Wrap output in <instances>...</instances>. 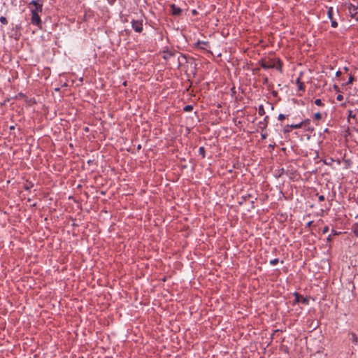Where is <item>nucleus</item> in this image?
Wrapping results in <instances>:
<instances>
[{
  "mask_svg": "<svg viewBox=\"0 0 358 358\" xmlns=\"http://www.w3.org/2000/svg\"><path fill=\"white\" fill-rule=\"evenodd\" d=\"M357 131H358V129H357Z\"/></svg>",
  "mask_w": 358,
  "mask_h": 358,
  "instance_id": "42",
  "label": "nucleus"
},
{
  "mask_svg": "<svg viewBox=\"0 0 358 358\" xmlns=\"http://www.w3.org/2000/svg\"><path fill=\"white\" fill-rule=\"evenodd\" d=\"M336 99L338 101H341L343 99V96L342 94H338L336 96Z\"/></svg>",
  "mask_w": 358,
  "mask_h": 358,
  "instance_id": "28",
  "label": "nucleus"
},
{
  "mask_svg": "<svg viewBox=\"0 0 358 358\" xmlns=\"http://www.w3.org/2000/svg\"><path fill=\"white\" fill-rule=\"evenodd\" d=\"M328 231H329V227L328 226H325L323 228V229H322V233L323 234H327Z\"/></svg>",
  "mask_w": 358,
  "mask_h": 358,
  "instance_id": "29",
  "label": "nucleus"
},
{
  "mask_svg": "<svg viewBox=\"0 0 358 358\" xmlns=\"http://www.w3.org/2000/svg\"><path fill=\"white\" fill-rule=\"evenodd\" d=\"M268 116H266L263 120L260 121L259 123H258V127L262 130H264L266 127H267V125H268Z\"/></svg>",
  "mask_w": 358,
  "mask_h": 358,
  "instance_id": "10",
  "label": "nucleus"
},
{
  "mask_svg": "<svg viewBox=\"0 0 358 358\" xmlns=\"http://www.w3.org/2000/svg\"><path fill=\"white\" fill-rule=\"evenodd\" d=\"M312 224H313V221H310V222H308L306 224V228H308H308H309V227H311V225H312Z\"/></svg>",
  "mask_w": 358,
  "mask_h": 358,
  "instance_id": "32",
  "label": "nucleus"
},
{
  "mask_svg": "<svg viewBox=\"0 0 358 358\" xmlns=\"http://www.w3.org/2000/svg\"><path fill=\"white\" fill-rule=\"evenodd\" d=\"M341 75V72L340 71H336V77H340Z\"/></svg>",
  "mask_w": 358,
  "mask_h": 358,
  "instance_id": "33",
  "label": "nucleus"
},
{
  "mask_svg": "<svg viewBox=\"0 0 358 358\" xmlns=\"http://www.w3.org/2000/svg\"><path fill=\"white\" fill-rule=\"evenodd\" d=\"M279 262V259L278 258H275V259H271L270 261V264L272 265V266H275Z\"/></svg>",
  "mask_w": 358,
  "mask_h": 358,
  "instance_id": "25",
  "label": "nucleus"
},
{
  "mask_svg": "<svg viewBox=\"0 0 358 358\" xmlns=\"http://www.w3.org/2000/svg\"><path fill=\"white\" fill-rule=\"evenodd\" d=\"M193 14H194V15H196V10H193Z\"/></svg>",
  "mask_w": 358,
  "mask_h": 358,
  "instance_id": "40",
  "label": "nucleus"
},
{
  "mask_svg": "<svg viewBox=\"0 0 358 358\" xmlns=\"http://www.w3.org/2000/svg\"><path fill=\"white\" fill-rule=\"evenodd\" d=\"M296 84L298 86L299 90L303 91V92L305 91V85H304V83L303 82L301 81V77L300 76L296 80Z\"/></svg>",
  "mask_w": 358,
  "mask_h": 358,
  "instance_id": "11",
  "label": "nucleus"
},
{
  "mask_svg": "<svg viewBox=\"0 0 358 358\" xmlns=\"http://www.w3.org/2000/svg\"><path fill=\"white\" fill-rule=\"evenodd\" d=\"M299 124H301V128L302 127H307L308 125L310 124V120L309 119H306L305 120L299 122Z\"/></svg>",
  "mask_w": 358,
  "mask_h": 358,
  "instance_id": "18",
  "label": "nucleus"
},
{
  "mask_svg": "<svg viewBox=\"0 0 358 358\" xmlns=\"http://www.w3.org/2000/svg\"><path fill=\"white\" fill-rule=\"evenodd\" d=\"M180 57L182 58L184 60H186L185 56L184 55H182V54H180V57H178V59H177V66H178V68H179L181 66V64H182V62L180 61Z\"/></svg>",
  "mask_w": 358,
  "mask_h": 358,
  "instance_id": "16",
  "label": "nucleus"
},
{
  "mask_svg": "<svg viewBox=\"0 0 358 358\" xmlns=\"http://www.w3.org/2000/svg\"><path fill=\"white\" fill-rule=\"evenodd\" d=\"M327 17L331 20V25L334 28H336L338 27V23L336 20L334 18V8L332 7H329L327 10Z\"/></svg>",
  "mask_w": 358,
  "mask_h": 358,
  "instance_id": "5",
  "label": "nucleus"
},
{
  "mask_svg": "<svg viewBox=\"0 0 358 358\" xmlns=\"http://www.w3.org/2000/svg\"><path fill=\"white\" fill-rule=\"evenodd\" d=\"M41 0H32L30 3H29V5H33L34 6V8H31V13H37L38 14L39 13H41L42 10H43V3H38V1H41Z\"/></svg>",
  "mask_w": 358,
  "mask_h": 358,
  "instance_id": "2",
  "label": "nucleus"
},
{
  "mask_svg": "<svg viewBox=\"0 0 358 358\" xmlns=\"http://www.w3.org/2000/svg\"><path fill=\"white\" fill-rule=\"evenodd\" d=\"M357 8L352 4H350L349 6V12L350 13L352 17H354L357 14Z\"/></svg>",
  "mask_w": 358,
  "mask_h": 358,
  "instance_id": "13",
  "label": "nucleus"
},
{
  "mask_svg": "<svg viewBox=\"0 0 358 358\" xmlns=\"http://www.w3.org/2000/svg\"><path fill=\"white\" fill-rule=\"evenodd\" d=\"M352 231H353V233L355 234V235L357 237H358V224H357V223L354 224L352 225Z\"/></svg>",
  "mask_w": 358,
  "mask_h": 358,
  "instance_id": "17",
  "label": "nucleus"
},
{
  "mask_svg": "<svg viewBox=\"0 0 358 358\" xmlns=\"http://www.w3.org/2000/svg\"><path fill=\"white\" fill-rule=\"evenodd\" d=\"M286 118V116L284 115V114H279L278 117V120H283Z\"/></svg>",
  "mask_w": 358,
  "mask_h": 358,
  "instance_id": "27",
  "label": "nucleus"
},
{
  "mask_svg": "<svg viewBox=\"0 0 358 358\" xmlns=\"http://www.w3.org/2000/svg\"><path fill=\"white\" fill-rule=\"evenodd\" d=\"M350 335H351V341H352V343L355 345H358V336L356 335V334L354 332H352L350 334Z\"/></svg>",
  "mask_w": 358,
  "mask_h": 358,
  "instance_id": "14",
  "label": "nucleus"
},
{
  "mask_svg": "<svg viewBox=\"0 0 358 358\" xmlns=\"http://www.w3.org/2000/svg\"><path fill=\"white\" fill-rule=\"evenodd\" d=\"M332 236V235H331V234H330V235H329V236L327 237V241H331L332 240V236Z\"/></svg>",
  "mask_w": 358,
  "mask_h": 358,
  "instance_id": "35",
  "label": "nucleus"
},
{
  "mask_svg": "<svg viewBox=\"0 0 358 358\" xmlns=\"http://www.w3.org/2000/svg\"><path fill=\"white\" fill-rule=\"evenodd\" d=\"M193 109V107L191 105H187L184 107L183 110L186 112H190Z\"/></svg>",
  "mask_w": 358,
  "mask_h": 358,
  "instance_id": "23",
  "label": "nucleus"
},
{
  "mask_svg": "<svg viewBox=\"0 0 358 358\" xmlns=\"http://www.w3.org/2000/svg\"><path fill=\"white\" fill-rule=\"evenodd\" d=\"M301 128V124H287L286 125L283 131L284 133H289L291 131L292 129H299Z\"/></svg>",
  "mask_w": 358,
  "mask_h": 358,
  "instance_id": "9",
  "label": "nucleus"
},
{
  "mask_svg": "<svg viewBox=\"0 0 358 358\" xmlns=\"http://www.w3.org/2000/svg\"><path fill=\"white\" fill-rule=\"evenodd\" d=\"M355 78L352 76H350L348 81L346 83V85H350L353 83Z\"/></svg>",
  "mask_w": 358,
  "mask_h": 358,
  "instance_id": "26",
  "label": "nucleus"
},
{
  "mask_svg": "<svg viewBox=\"0 0 358 358\" xmlns=\"http://www.w3.org/2000/svg\"><path fill=\"white\" fill-rule=\"evenodd\" d=\"M31 22L32 24L41 27V20L38 14L34 13H31Z\"/></svg>",
  "mask_w": 358,
  "mask_h": 358,
  "instance_id": "8",
  "label": "nucleus"
},
{
  "mask_svg": "<svg viewBox=\"0 0 358 358\" xmlns=\"http://www.w3.org/2000/svg\"><path fill=\"white\" fill-rule=\"evenodd\" d=\"M199 153L200 155L202 156L203 158L205 157L206 150L203 147H200L199 149Z\"/></svg>",
  "mask_w": 358,
  "mask_h": 358,
  "instance_id": "19",
  "label": "nucleus"
},
{
  "mask_svg": "<svg viewBox=\"0 0 358 358\" xmlns=\"http://www.w3.org/2000/svg\"><path fill=\"white\" fill-rule=\"evenodd\" d=\"M131 27L133 29L138 33H141L143 31V21L142 20H133L131 21Z\"/></svg>",
  "mask_w": 358,
  "mask_h": 358,
  "instance_id": "4",
  "label": "nucleus"
},
{
  "mask_svg": "<svg viewBox=\"0 0 358 358\" xmlns=\"http://www.w3.org/2000/svg\"><path fill=\"white\" fill-rule=\"evenodd\" d=\"M258 113L260 116L265 115V110L263 105H259L258 107Z\"/></svg>",
  "mask_w": 358,
  "mask_h": 358,
  "instance_id": "15",
  "label": "nucleus"
},
{
  "mask_svg": "<svg viewBox=\"0 0 358 358\" xmlns=\"http://www.w3.org/2000/svg\"><path fill=\"white\" fill-rule=\"evenodd\" d=\"M267 136V134H262V139H265Z\"/></svg>",
  "mask_w": 358,
  "mask_h": 358,
  "instance_id": "34",
  "label": "nucleus"
},
{
  "mask_svg": "<svg viewBox=\"0 0 358 358\" xmlns=\"http://www.w3.org/2000/svg\"><path fill=\"white\" fill-rule=\"evenodd\" d=\"M25 189H29V186H27V187H25Z\"/></svg>",
  "mask_w": 358,
  "mask_h": 358,
  "instance_id": "41",
  "label": "nucleus"
},
{
  "mask_svg": "<svg viewBox=\"0 0 358 358\" xmlns=\"http://www.w3.org/2000/svg\"><path fill=\"white\" fill-rule=\"evenodd\" d=\"M170 12L173 16H180L182 14V10L176 4L172 3L170 5Z\"/></svg>",
  "mask_w": 358,
  "mask_h": 358,
  "instance_id": "7",
  "label": "nucleus"
},
{
  "mask_svg": "<svg viewBox=\"0 0 358 358\" xmlns=\"http://www.w3.org/2000/svg\"><path fill=\"white\" fill-rule=\"evenodd\" d=\"M340 234V232H337L336 231L332 229L331 230V235H334V236H336V235H338Z\"/></svg>",
  "mask_w": 358,
  "mask_h": 358,
  "instance_id": "31",
  "label": "nucleus"
},
{
  "mask_svg": "<svg viewBox=\"0 0 358 358\" xmlns=\"http://www.w3.org/2000/svg\"><path fill=\"white\" fill-rule=\"evenodd\" d=\"M0 22H1V23H2L4 25L8 24V20H7L6 17H5L3 16L0 17Z\"/></svg>",
  "mask_w": 358,
  "mask_h": 358,
  "instance_id": "24",
  "label": "nucleus"
},
{
  "mask_svg": "<svg viewBox=\"0 0 358 358\" xmlns=\"http://www.w3.org/2000/svg\"><path fill=\"white\" fill-rule=\"evenodd\" d=\"M344 70H345V71H348V68L345 66V67H344Z\"/></svg>",
  "mask_w": 358,
  "mask_h": 358,
  "instance_id": "39",
  "label": "nucleus"
},
{
  "mask_svg": "<svg viewBox=\"0 0 358 358\" xmlns=\"http://www.w3.org/2000/svg\"><path fill=\"white\" fill-rule=\"evenodd\" d=\"M260 66L264 69H276L277 70L282 72V64L280 59L275 61V59H261L259 61Z\"/></svg>",
  "mask_w": 358,
  "mask_h": 358,
  "instance_id": "1",
  "label": "nucleus"
},
{
  "mask_svg": "<svg viewBox=\"0 0 358 358\" xmlns=\"http://www.w3.org/2000/svg\"><path fill=\"white\" fill-rule=\"evenodd\" d=\"M141 148V145H138V147H137V149L138 150H140Z\"/></svg>",
  "mask_w": 358,
  "mask_h": 358,
  "instance_id": "37",
  "label": "nucleus"
},
{
  "mask_svg": "<svg viewBox=\"0 0 358 358\" xmlns=\"http://www.w3.org/2000/svg\"><path fill=\"white\" fill-rule=\"evenodd\" d=\"M318 199H319V201H324L325 197H324V195H320V196H318Z\"/></svg>",
  "mask_w": 358,
  "mask_h": 358,
  "instance_id": "30",
  "label": "nucleus"
},
{
  "mask_svg": "<svg viewBox=\"0 0 358 358\" xmlns=\"http://www.w3.org/2000/svg\"><path fill=\"white\" fill-rule=\"evenodd\" d=\"M314 103H315V105H317L318 106H324V103L322 102L321 99H315Z\"/></svg>",
  "mask_w": 358,
  "mask_h": 358,
  "instance_id": "22",
  "label": "nucleus"
},
{
  "mask_svg": "<svg viewBox=\"0 0 358 358\" xmlns=\"http://www.w3.org/2000/svg\"><path fill=\"white\" fill-rule=\"evenodd\" d=\"M114 1H115V0H108V1L109 3H113Z\"/></svg>",
  "mask_w": 358,
  "mask_h": 358,
  "instance_id": "38",
  "label": "nucleus"
},
{
  "mask_svg": "<svg viewBox=\"0 0 358 358\" xmlns=\"http://www.w3.org/2000/svg\"><path fill=\"white\" fill-rule=\"evenodd\" d=\"M177 52L173 50H167L163 52V58L166 60H169L175 58Z\"/></svg>",
  "mask_w": 358,
  "mask_h": 358,
  "instance_id": "6",
  "label": "nucleus"
},
{
  "mask_svg": "<svg viewBox=\"0 0 358 358\" xmlns=\"http://www.w3.org/2000/svg\"><path fill=\"white\" fill-rule=\"evenodd\" d=\"M207 42L205 41H198L197 42V46L199 47L201 49H204V45H207Z\"/></svg>",
  "mask_w": 358,
  "mask_h": 358,
  "instance_id": "20",
  "label": "nucleus"
},
{
  "mask_svg": "<svg viewBox=\"0 0 358 358\" xmlns=\"http://www.w3.org/2000/svg\"><path fill=\"white\" fill-rule=\"evenodd\" d=\"M322 118V114L318 112L314 114L313 119L315 120H320Z\"/></svg>",
  "mask_w": 358,
  "mask_h": 358,
  "instance_id": "21",
  "label": "nucleus"
},
{
  "mask_svg": "<svg viewBox=\"0 0 358 358\" xmlns=\"http://www.w3.org/2000/svg\"><path fill=\"white\" fill-rule=\"evenodd\" d=\"M348 117H347V120L349 123H350V118H352L354 120H355V121H357V117H356V115L353 113V111L352 110H349L348 111Z\"/></svg>",
  "mask_w": 358,
  "mask_h": 358,
  "instance_id": "12",
  "label": "nucleus"
},
{
  "mask_svg": "<svg viewBox=\"0 0 358 358\" xmlns=\"http://www.w3.org/2000/svg\"><path fill=\"white\" fill-rule=\"evenodd\" d=\"M9 129H10V130H13V129H15V126H13V125L10 126V127H9Z\"/></svg>",
  "mask_w": 358,
  "mask_h": 358,
  "instance_id": "36",
  "label": "nucleus"
},
{
  "mask_svg": "<svg viewBox=\"0 0 358 358\" xmlns=\"http://www.w3.org/2000/svg\"><path fill=\"white\" fill-rule=\"evenodd\" d=\"M295 296L294 303H301L303 305H308L309 303V299L307 297H304L303 296L301 295L300 294L295 292L294 294Z\"/></svg>",
  "mask_w": 358,
  "mask_h": 358,
  "instance_id": "3",
  "label": "nucleus"
}]
</instances>
